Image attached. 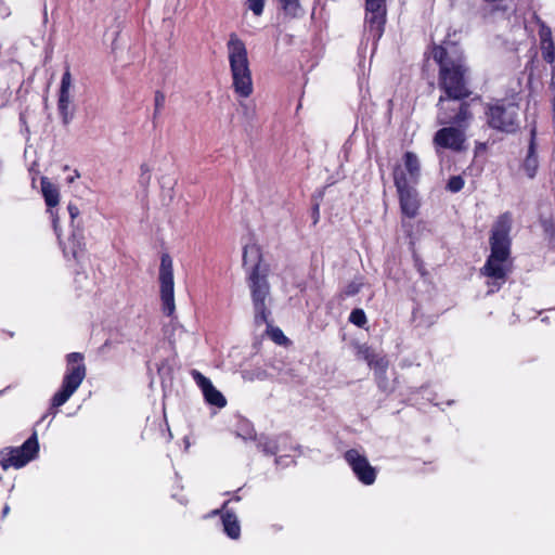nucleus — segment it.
<instances>
[{
	"instance_id": "nucleus-34",
	"label": "nucleus",
	"mask_w": 555,
	"mask_h": 555,
	"mask_svg": "<svg viewBox=\"0 0 555 555\" xmlns=\"http://www.w3.org/2000/svg\"><path fill=\"white\" fill-rule=\"evenodd\" d=\"M67 210L72 220V227L74 228V221L79 216L80 211L78 207L72 203L68 204Z\"/></svg>"
},
{
	"instance_id": "nucleus-2",
	"label": "nucleus",
	"mask_w": 555,
	"mask_h": 555,
	"mask_svg": "<svg viewBox=\"0 0 555 555\" xmlns=\"http://www.w3.org/2000/svg\"><path fill=\"white\" fill-rule=\"evenodd\" d=\"M433 57L439 64V87L444 91V106L459 107L455 103H449L450 100L457 101L469 95L465 82L466 67L461 49L452 43L444 42L441 46H435Z\"/></svg>"
},
{
	"instance_id": "nucleus-27",
	"label": "nucleus",
	"mask_w": 555,
	"mask_h": 555,
	"mask_svg": "<svg viewBox=\"0 0 555 555\" xmlns=\"http://www.w3.org/2000/svg\"><path fill=\"white\" fill-rule=\"evenodd\" d=\"M248 9L257 16L263 12L264 0H247Z\"/></svg>"
},
{
	"instance_id": "nucleus-30",
	"label": "nucleus",
	"mask_w": 555,
	"mask_h": 555,
	"mask_svg": "<svg viewBox=\"0 0 555 555\" xmlns=\"http://www.w3.org/2000/svg\"><path fill=\"white\" fill-rule=\"evenodd\" d=\"M237 436L242 437L245 440L253 439L255 437L254 429L248 423L243 422L241 424V431L237 433Z\"/></svg>"
},
{
	"instance_id": "nucleus-36",
	"label": "nucleus",
	"mask_w": 555,
	"mask_h": 555,
	"mask_svg": "<svg viewBox=\"0 0 555 555\" xmlns=\"http://www.w3.org/2000/svg\"><path fill=\"white\" fill-rule=\"evenodd\" d=\"M287 337L280 331V346L287 344Z\"/></svg>"
},
{
	"instance_id": "nucleus-40",
	"label": "nucleus",
	"mask_w": 555,
	"mask_h": 555,
	"mask_svg": "<svg viewBox=\"0 0 555 555\" xmlns=\"http://www.w3.org/2000/svg\"><path fill=\"white\" fill-rule=\"evenodd\" d=\"M75 180V177H72L68 181L73 182Z\"/></svg>"
},
{
	"instance_id": "nucleus-25",
	"label": "nucleus",
	"mask_w": 555,
	"mask_h": 555,
	"mask_svg": "<svg viewBox=\"0 0 555 555\" xmlns=\"http://www.w3.org/2000/svg\"><path fill=\"white\" fill-rule=\"evenodd\" d=\"M463 186H464V180L460 176H454V177L450 178V180L448 182V190L451 192H454V193L461 191L463 189Z\"/></svg>"
},
{
	"instance_id": "nucleus-16",
	"label": "nucleus",
	"mask_w": 555,
	"mask_h": 555,
	"mask_svg": "<svg viewBox=\"0 0 555 555\" xmlns=\"http://www.w3.org/2000/svg\"><path fill=\"white\" fill-rule=\"evenodd\" d=\"M193 377L196 380L197 385L201 387L205 400L209 404L216 405L218 408L225 406L227 400L224 396L214 387L209 378L205 377L197 371L193 372Z\"/></svg>"
},
{
	"instance_id": "nucleus-28",
	"label": "nucleus",
	"mask_w": 555,
	"mask_h": 555,
	"mask_svg": "<svg viewBox=\"0 0 555 555\" xmlns=\"http://www.w3.org/2000/svg\"><path fill=\"white\" fill-rule=\"evenodd\" d=\"M362 283L358 281H351L344 289L343 295L344 296H353L358 294L361 289Z\"/></svg>"
},
{
	"instance_id": "nucleus-37",
	"label": "nucleus",
	"mask_w": 555,
	"mask_h": 555,
	"mask_svg": "<svg viewBox=\"0 0 555 555\" xmlns=\"http://www.w3.org/2000/svg\"><path fill=\"white\" fill-rule=\"evenodd\" d=\"M20 121H21L23 125H26V117H25V113H21V114H20Z\"/></svg>"
},
{
	"instance_id": "nucleus-14",
	"label": "nucleus",
	"mask_w": 555,
	"mask_h": 555,
	"mask_svg": "<svg viewBox=\"0 0 555 555\" xmlns=\"http://www.w3.org/2000/svg\"><path fill=\"white\" fill-rule=\"evenodd\" d=\"M41 192L44 197L46 205L49 208L48 211L52 218L54 232L57 235V237L60 238L59 218L53 210V208L60 202L59 189L53 183H51L48 178H42L41 179Z\"/></svg>"
},
{
	"instance_id": "nucleus-29",
	"label": "nucleus",
	"mask_w": 555,
	"mask_h": 555,
	"mask_svg": "<svg viewBox=\"0 0 555 555\" xmlns=\"http://www.w3.org/2000/svg\"><path fill=\"white\" fill-rule=\"evenodd\" d=\"M140 171H141L140 179H139L140 183L142 185H147L151 181V169H150L149 165L142 164L140 166Z\"/></svg>"
},
{
	"instance_id": "nucleus-7",
	"label": "nucleus",
	"mask_w": 555,
	"mask_h": 555,
	"mask_svg": "<svg viewBox=\"0 0 555 555\" xmlns=\"http://www.w3.org/2000/svg\"><path fill=\"white\" fill-rule=\"evenodd\" d=\"M38 451L37 434L34 433L21 447L0 451V465L4 470L22 468L37 456Z\"/></svg>"
},
{
	"instance_id": "nucleus-23",
	"label": "nucleus",
	"mask_w": 555,
	"mask_h": 555,
	"mask_svg": "<svg viewBox=\"0 0 555 555\" xmlns=\"http://www.w3.org/2000/svg\"><path fill=\"white\" fill-rule=\"evenodd\" d=\"M542 46V56L545 62L552 64L555 62V44L553 41H548V44Z\"/></svg>"
},
{
	"instance_id": "nucleus-15",
	"label": "nucleus",
	"mask_w": 555,
	"mask_h": 555,
	"mask_svg": "<svg viewBox=\"0 0 555 555\" xmlns=\"http://www.w3.org/2000/svg\"><path fill=\"white\" fill-rule=\"evenodd\" d=\"M230 501H225L221 508L211 512L212 515H221L224 533L232 540L241 537V525L237 516L228 509Z\"/></svg>"
},
{
	"instance_id": "nucleus-11",
	"label": "nucleus",
	"mask_w": 555,
	"mask_h": 555,
	"mask_svg": "<svg viewBox=\"0 0 555 555\" xmlns=\"http://www.w3.org/2000/svg\"><path fill=\"white\" fill-rule=\"evenodd\" d=\"M344 460L362 485L371 486L375 482L377 469L370 464L363 451L349 449L344 453Z\"/></svg>"
},
{
	"instance_id": "nucleus-12",
	"label": "nucleus",
	"mask_w": 555,
	"mask_h": 555,
	"mask_svg": "<svg viewBox=\"0 0 555 555\" xmlns=\"http://www.w3.org/2000/svg\"><path fill=\"white\" fill-rule=\"evenodd\" d=\"M386 23V0H365V30L377 41Z\"/></svg>"
},
{
	"instance_id": "nucleus-6",
	"label": "nucleus",
	"mask_w": 555,
	"mask_h": 555,
	"mask_svg": "<svg viewBox=\"0 0 555 555\" xmlns=\"http://www.w3.org/2000/svg\"><path fill=\"white\" fill-rule=\"evenodd\" d=\"M67 365L63 376L61 388L51 399L52 408H60L65 404L68 399L79 388L86 377L87 369L83 363V354L79 352L68 353L66 357Z\"/></svg>"
},
{
	"instance_id": "nucleus-20",
	"label": "nucleus",
	"mask_w": 555,
	"mask_h": 555,
	"mask_svg": "<svg viewBox=\"0 0 555 555\" xmlns=\"http://www.w3.org/2000/svg\"><path fill=\"white\" fill-rule=\"evenodd\" d=\"M286 15L291 17H298L304 14V10L299 3V0H280Z\"/></svg>"
},
{
	"instance_id": "nucleus-32",
	"label": "nucleus",
	"mask_w": 555,
	"mask_h": 555,
	"mask_svg": "<svg viewBox=\"0 0 555 555\" xmlns=\"http://www.w3.org/2000/svg\"><path fill=\"white\" fill-rule=\"evenodd\" d=\"M540 39H541V44H544V43L548 44V41H553L551 29L548 27L542 26V28L540 30Z\"/></svg>"
},
{
	"instance_id": "nucleus-5",
	"label": "nucleus",
	"mask_w": 555,
	"mask_h": 555,
	"mask_svg": "<svg viewBox=\"0 0 555 555\" xmlns=\"http://www.w3.org/2000/svg\"><path fill=\"white\" fill-rule=\"evenodd\" d=\"M227 51L234 92L241 98H248L254 90L251 70L246 44L237 34L229 35Z\"/></svg>"
},
{
	"instance_id": "nucleus-26",
	"label": "nucleus",
	"mask_w": 555,
	"mask_h": 555,
	"mask_svg": "<svg viewBox=\"0 0 555 555\" xmlns=\"http://www.w3.org/2000/svg\"><path fill=\"white\" fill-rule=\"evenodd\" d=\"M154 104H155L154 118H156L165 105V94L163 92H160V91L155 92Z\"/></svg>"
},
{
	"instance_id": "nucleus-9",
	"label": "nucleus",
	"mask_w": 555,
	"mask_h": 555,
	"mask_svg": "<svg viewBox=\"0 0 555 555\" xmlns=\"http://www.w3.org/2000/svg\"><path fill=\"white\" fill-rule=\"evenodd\" d=\"M486 114L493 129L514 132L518 128V106L514 103L498 102L490 105Z\"/></svg>"
},
{
	"instance_id": "nucleus-33",
	"label": "nucleus",
	"mask_w": 555,
	"mask_h": 555,
	"mask_svg": "<svg viewBox=\"0 0 555 555\" xmlns=\"http://www.w3.org/2000/svg\"><path fill=\"white\" fill-rule=\"evenodd\" d=\"M371 366L379 371H385L387 367V361L383 357L375 354L374 362Z\"/></svg>"
},
{
	"instance_id": "nucleus-22",
	"label": "nucleus",
	"mask_w": 555,
	"mask_h": 555,
	"mask_svg": "<svg viewBox=\"0 0 555 555\" xmlns=\"http://www.w3.org/2000/svg\"><path fill=\"white\" fill-rule=\"evenodd\" d=\"M300 451L297 444H291V453L280 454V465L288 466L295 462V459L299 456Z\"/></svg>"
},
{
	"instance_id": "nucleus-4",
	"label": "nucleus",
	"mask_w": 555,
	"mask_h": 555,
	"mask_svg": "<svg viewBox=\"0 0 555 555\" xmlns=\"http://www.w3.org/2000/svg\"><path fill=\"white\" fill-rule=\"evenodd\" d=\"M472 114L468 104L461 103L459 107L444 106V98L438 101L437 122L439 125H454L443 127L438 130L434 137L436 146L449 149L452 151H461L464 149L466 140L465 131L468 127Z\"/></svg>"
},
{
	"instance_id": "nucleus-19",
	"label": "nucleus",
	"mask_w": 555,
	"mask_h": 555,
	"mask_svg": "<svg viewBox=\"0 0 555 555\" xmlns=\"http://www.w3.org/2000/svg\"><path fill=\"white\" fill-rule=\"evenodd\" d=\"M531 138L527 156L524 160V169L529 178H533L539 167L538 155L535 151V129L531 130Z\"/></svg>"
},
{
	"instance_id": "nucleus-17",
	"label": "nucleus",
	"mask_w": 555,
	"mask_h": 555,
	"mask_svg": "<svg viewBox=\"0 0 555 555\" xmlns=\"http://www.w3.org/2000/svg\"><path fill=\"white\" fill-rule=\"evenodd\" d=\"M60 243L63 247L65 257L70 256L73 259L78 260L85 254L86 242L82 229H73V232L67 241H60Z\"/></svg>"
},
{
	"instance_id": "nucleus-39",
	"label": "nucleus",
	"mask_w": 555,
	"mask_h": 555,
	"mask_svg": "<svg viewBox=\"0 0 555 555\" xmlns=\"http://www.w3.org/2000/svg\"><path fill=\"white\" fill-rule=\"evenodd\" d=\"M240 500H241V498H240L238 495H235V496H233V498H232L231 500H229V501H230V502H231V501H236V502H237V501H240Z\"/></svg>"
},
{
	"instance_id": "nucleus-8",
	"label": "nucleus",
	"mask_w": 555,
	"mask_h": 555,
	"mask_svg": "<svg viewBox=\"0 0 555 555\" xmlns=\"http://www.w3.org/2000/svg\"><path fill=\"white\" fill-rule=\"evenodd\" d=\"M393 182L398 192L402 215L408 218H414L420 208L418 193L414 185L409 183L406 175L400 167H395L393 169Z\"/></svg>"
},
{
	"instance_id": "nucleus-3",
	"label": "nucleus",
	"mask_w": 555,
	"mask_h": 555,
	"mask_svg": "<svg viewBox=\"0 0 555 555\" xmlns=\"http://www.w3.org/2000/svg\"><path fill=\"white\" fill-rule=\"evenodd\" d=\"M243 267L248 272L255 309V324L256 326L266 324V334L273 343L278 344V327H274L272 322L269 321L271 312L266 307V298L269 295L267 268L261 263L260 247L257 244H246L243 247Z\"/></svg>"
},
{
	"instance_id": "nucleus-31",
	"label": "nucleus",
	"mask_w": 555,
	"mask_h": 555,
	"mask_svg": "<svg viewBox=\"0 0 555 555\" xmlns=\"http://www.w3.org/2000/svg\"><path fill=\"white\" fill-rule=\"evenodd\" d=\"M359 353L369 363V365L373 364L375 353L369 347H361Z\"/></svg>"
},
{
	"instance_id": "nucleus-1",
	"label": "nucleus",
	"mask_w": 555,
	"mask_h": 555,
	"mask_svg": "<svg viewBox=\"0 0 555 555\" xmlns=\"http://www.w3.org/2000/svg\"><path fill=\"white\" fill-rule=\"evenodd\" d=\"M512 222V216L505 212L493 224L490 237L491 253L481 268V273L489 279L488 294L498 292L512 271L509 238Z\"/></svg>"
},
{
	"instance_id": "nucleus-13",
	"label": "nucleus",
	"mask_w": 555,
	"mask_h": 555,
	"mask_svg": "<svg viewBox=\"0 0 555 555\" xmlns=\"http://www.w3.org/2000/svg\"><path fill=\"white\" fill-rule=\"evenodd\" d=\"M70 87H72V74L68 67H66L63 73L59 92V101H57V109L61 115L62 121L65 126H67L74 118L73 109H69L72 103L70 95Z\"/></svg>"
},
{
	"instance_id": "nucleus-35",
	"label": "nucleus",
	"mask_w": 555,
	"mask_h": 555,
	"mask_svg": "<svg viewBox=\"0 0 555 555\" xmlns=\"http://www.w3.org/2000/svg\"><path fill=\"white\" fill-rule=\"evenodd\" d=\"M313 219H314V223H317L319 220V205L318 204L313 208Z\"/></svg>"
},
{
	"instance_id": "nucleus-21",
	"label": "nucleus",
	"mask_w": 555,
	"mask_h": 555,
	"mask_svg": "<svg viewBox=\"0 0 555 555\" xmlns=\"http://www.w3.org/2000/svg\"><path fill=\"white\" fill-rule=\"evenodd\" d=\"M258 448L268 455H275L278 450V444L274 440H270L269 438L261 436L258 440Z\"/></svg>"
},
{
	"instance_id": "nucleus-10",
	"label": "nucleus",
	"mask_w": 555,
	"mask_h": 555,
	"mask_svg": "<svg viewBox=\"0 0 555 555\" xmlns=\"http://www.w3.org/2000/svg\"><path fill=\"white\" fill-rule=\"evenodd\" d=\"M159 284H160V299L163 305V312L170 317L176 310L175 305V291H173V269L172 259L168 254L162 255L159 267Z\"/></svg>"
},
{
	"instance_id": "nucleus-38",
	"label": "nucleus",
	"mask_w": 555,
	"mask_h": 555,
	"mask_svg": "<svg viewBox=\"0 0 555 555\" xmlns=\"http://www.w3.org/2000/svg\"><path fill=\"white\" fill-rule=\"evenodd\" d=\"M9 511H10L9 505H5V506L3 507V511H2L3 515H7V514L9 513Z\"/></svg>"
},
{
	"instance_id": "nucleus-24",
	"label": "nucleus",
	"mask_w": 555,
	"mask_h": 555,
	"mask_svg": "<svg viewBox=\"0 0 555 555\" xmlns=\"http://www.w3.org/2000/svg\"><path fill=\"white\" fill-rule=\"evenodd\" d=\"M349 321L357 326H364L366 323V315L362 309H354L350 313Z\"/></svg>"
},
{
	"instance_id": "nucleus-18",
	"label": "nucleus",
	"mask_w": 555,
	"mask_h": 555,
	"mask_svg": "<svg viewBox=\"0 0 555 555\" xmlns=\"http://www.w3.org/2000/svg\"><path fill=\"white\" fill-rule=\"evenodd\" d=\"M402 160L403 167L400 165H398L397 167L403 169L411 185L416 184L421 176V163L417 155L413 152H405L402 157Z\"/></svg>"
}]
</instances>
